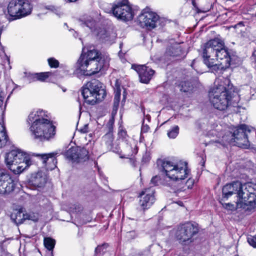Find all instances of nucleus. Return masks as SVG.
I'll return each instance as SVG.
<instances>
[{
  "mask_svg": "<svg viewBox=\"0 0 256 256\" xmlns=\"http://www.w3.org/2000/svg\"><path fill=\"white\" fill-rule=\"evenodd\" d=\"M202 57L204 64L215 71L228 68L237 58L230 54L224 42L218 38L210 40L204 44Z\"/></svg>",
  "mask_w": 256,
  "mask_h": 256,
  "instance_id": "1",
  "label": "nucleus"
},
{
  "mask_svg": "<svg viewBox=\"0 0 256 256\" xmlns=\"http://www.w3.org/2000/svg\"><path fill=\"white\" fill-rule=\"evenodd\" d=\"M26 122L30 124V130L34 139L42 142L54 139L56 127L46 112L41 110H33L29 114Z\"/></svg>",
  "mask_w": 256,
  "mask_h": 256,
  "instance_id": "2",
  "label": "nucleus"
},
{
  "mask_svg": "<svg viewBox=\"0 0 256 256\" xmlns=\"http://www.w3.org/2000/svg\"><path fill=\"white\" fill-rule=\"evenodd\" d=\"M234 194H237L238 208L251 210L256 207V184L246 183L242 184L237 181L224 186V198H228Z\"/></svg>",
  "mask_w": 256,
  "mask_h": 256,
  "instance_id": "3",
  "label": "nucleus"
},
{
  "mask_svg": "<svg viewBox=\"0 0 256 256\" xmlns=\"http://www.w3.org/2000/svg\"><path fill=\"white\" fill-rule=\"evenodd\" d=\"M237 94L230 80L222 78L215 81L208 96L213 106L218 110H224L227 108L231 98L236 97Z\"/></svg>",
  "mask_w": 256,
  "mask_h": 256,
  "instance_id": "4",
  "label": "nucleus"
},
{
  "mask_svg": "<svg viewBox=\"0 0 256 256\" xmlns=\"http://www.w3.org/2000/svg\"><path fill=\"white\" fill-rule=\"evenodd\" d=\"M157 164L166 176L162 184L173 188L175 182L188 178L190 173L186 162H176L168 159H160L158 160Z\"/></svg>",
  "mask_w": 256,
  "mask_h": 256,
  "instance_id": "5",
  "label": "nucleus"
},
{
  "mask_svg": "<svg viewBox=\"0 0 256 256\" xmlns=\"http://www.w3.org/2000/svg\"><path fill=\"white\" fill-rule=\"evenodd\" d=\"M5 162L8 168L15 174H19L30 164V158L28 154L20 149H14L6 156Z\"/></svg>",
  "mask_w": 256,
  "mask_h": 256,
  "instance_id": "6",
  "label": "nucleus"
},
{
  "mask_svg": "<svg viewBox=\"0 0 256 256\" xmlns=\"http://www.w3.org/2000/svg\"><path fill=\"white\" fill-rule=\"evenodd\" d=\"M82 94L86 103L94 105L104 99L106 92L100 82L94 80L82 87Z\"/></svg>",
  "mask_w": 256,
  "mask_h": 256,
  "instance_id": "7",
  "label": "nucleus"
},
{
  "mask_svg": "<svg viewBox=\"0 0 256 256\" xmlns=\"http://www.w3.org/2000/svg\"><path fill=\"white\" fill-rule=\"evenodd\" d=\"M32 6L28 0H11L7 7L8 19L14 20L30 14Z\"/></svg>",
  "mask_w": 256,
  "mask_h": 256,
  "instance_id": "8",
  "label": "nucleus"
},
{
  "mask_svg": "<svg viewBox=\"0 0 256 256\" xmlns=\"http://www.w3.org/2000/svg\"><path fill=\"white\" fill-rule=\"evenodd\" d=\"M197 224L187 222L178 226L175 232L176 240L183 245H187L194 240V236L198 232Z\"/></svg>",
  "mask_w": 256,
  "mask_h": 256,
  "instance_id": "9",
  "label": "nucleus"
},
{
  "mask_svg": "<svg viewBox=\"0 0 256 256\" xmlns=\"http://www.w3.org/2000/svg\"><path fill=\"white\" fill-rule=\"evenodd\" d=\"M110 60L108 56H104L100 57L99 60H78V64L84 75L92 76L98 72L102 68H108Z\"/></svg>",
  "mask_w": 256,
  "mask_h": 256,
  "instance_id": "10",
  "label": "nucleus"
},
{
  "mask_svg": "<svg viewBox=\"0 0 256 256\" xmlns=\"http://www.w3.org/2000/svg\"><path fill=\"white\" fill-rule=\"evenodd\" d=\"M252 128L242 124L234 128L232 134V138L229 142L240 148H247L250 146V142L248 138V134L250 133Z\"/></svg>",
  "mask_w": 256,
  "mask_h": 256,
  "instance_id": "11",
  "label": "nucleus"
},
{
  "mask_svg": "<svg viewBox=\"0 0 256 256\" xmlns=\"http://www.w3.org/2000/svg\"><path fill=\"white\" fill-rule=\"evenodd\" d=\"M106 12H112L115 17L124 21L132 20L134 16V11L129 4L128 0H122V2L114 3L111 9Z\"/></svg>",
  "mask_w": 256,
  "mask_h": 256,
  "instance_id": "12",
  "label": "nucleus"
},
{
  "mask_svg": "<svg viewBox=\"0 0 256 256\" xmlns=\"http://www.w3.org/2000/svg\"><path fill=\"white\" fill-rule=\"evenodd\" d=\"M138 21L141 26L151 30L157 26L160 18L156 12L144 10L138 16Z\"/></svg>",
  "mask_w": 256,
  "mask_h": 256,
  "instance_id": "13",
  "label": "nucleus"
},
{
  "mask_svg": "<svg viewBox=\"0 0 256 256\" xmlns=\"http://www.w3.org/2000/svg\"><path fill=\"white\" fill-rule=\"evenodd\" d=\"M16 186V184L10 174L0 170V194H10L14 190Z\"/></svg>",
  "mask_w": 256,
  "mask_h": 256,
  "instance_id": "14",
  "label": "nucleus"
},
{
  "mask_svg": "<svg viewBox=\"0 0 256 256\" xmlns=\"http://www.w3.org/2000/svg\"><path fill=\"white\" fill-rule=\"evenodd\" d=\"M67 159L72 162H80L88 160V152L84 148L73 147L65 153Z\"/></svg>",
  "mask_w": 256,
  "mask_h": 256,
  "instance_id": "15",
  "label": "nucleus"
},
{
  "mask_svg": "<svg viewBox=\"0 0 256 256\" xmlns=\"http://www.w3.org/2000/svg\"><path fill=\"white\" fill-rule=\"evenodd\" d=\"M154 190L149 188L144 189L140 194L139 205L143 210L148 209L154 202Z\"/></svg>",
  "mask_w": 256,
  "mask_h": 256,
  "instance_id": "16",
  "label": "nucleus"
},
{
  "mask_svg": "<svg viewBox=\"0 0 256 256\" xmlns=\"http://www.w3.org/2000/svg\"><path fill=\"white\" fill-rule=\"evenodd\" d=\"M132 68L138 73L140 82L144 84L149 82L154 73L153 70L145 65H132Z\"/></svg>",
  "mask_w": 256,
  "mask_h": 256,
  "instance_id": "17",
  "label": "nucleus"
},
{
  "mask_svg": "<svg viewBox=\"0 0 256 256\" xmlns=\"http://www.w3.org/2000/svg\"><path fill=\"white\" fill-rule=\"evenodd\" d=\"M10 218L14 222L18 224H22L26 220L33 221L38 220V218H35L32 214H24L23 209L22 208L14 210L10 215Z\"/></svg>",
  "mask_w": 256,
  "mask_h": 256,
  "instance_id": "18",
  "label": "nucleus"
},
{
  "mask_svg": "<svg viewBox=\"0 0 256 256\" xmlns=\"http://www.w3.org/2000/svg\"><path fill=\"white\" fill-rule=\"evenodd\" d=\"M57 154L52 152L48 154H38L42 160V162L46 164V168L52 170L56 167L57 160L55 157Z\"/></svg>",
  "mask_w": 256,
  "mask_h": 256,
  "instance_id": "19",
  "label": "nucleus"
},
{
  "mask_svg": "<svg viewBox=\"0 0 256 256\" xmlns=\"http://www.w3.org/2000/svg\"><path fill=\"white\" fill-rule=\"evenodd\" d=\"M104 56H106L100 54L97 50L94 48L88 50L86 54L82 53L78 60H99L100 57Z\"/></svg>",
  "mask_w": 256,
  "mask_h": 256,
  "instance_id": "20",
  "label": "nucleus"
},
{
  "mask_svg": "<svg viewBox=\"0 0 256 256\" xmlns=\"http://www.w3.org/2000/svg\"><path fill=\"white\" fill-rule=\"evenodd\" d=\"M46 176L42 172H38L32 176L31 182L32 184L36 186L42 187L46 182Z\"/></svg>",
  "mask_w": 256,
  "mask_h": 256,
  "instance_id": "21",
  "label": "nucleus"
},
{
  "mask_svg": "<svg viewBox=\"0 0 256 256\" xmlns=\"http://www.w3.org/2000/svg\"><path fill=\"white\" fill-rule=\"evenodd\" d=\"M80 24L84 28H87L92 32L95 30L96 22L90 16L82 18L80 20Z\"/></svg>",
  "mask_w": 256,
  "mask_h": 256,
  "instance_id": "22",
  "label": "nucleus"
},
{
  "mask_svg": "<svg viewBox=\"0 0 256 256\" xmlns=\"http://www.w3.org/2000/svg\"><path fill=\"white\" fill-rule=\"evenodd\" d=\"M114 137L110 132L106 134L102 138V144L106 146L107 150H110L112 147Z\"/></svg>",
  "mask_w": 256,
  "mask_h": 256,
  "instance_id": "23",
  "label": "nucleus"
},
{
  "mask_svg": "<svg viewBox=\"0 0 256 256\" xmlns=\"http://www.w3.org/2000/svg\"><path fill=\"white\" fill-rule=\"evenodd\" d=\"M49 72L35 73L32 74L34 81L39 80L44 82L49 76Z\"/></svg>",
  "mask_w": 256,
  "mask_h": 256,
  "instance_id": "24",
  "label": "nucleus"
},
{
  "mask_svg": "<svg viewBox=\"0 0 256 256\" xmlns=\"http://www.w3.org/2000/svg\"><path fill=\"white\" fill-rule=\"evenodd\" d=\"M44 246L48 250H52L54 247L56 241L50 238H44Z\"/></svg>",
  "mask_w": 256,
  "mask_h": 256,
  "instance_id": "25",
  "label": "nucleus"
},
{
  "mask_svg": "<svg viewBox=\"0 0 256 256\" xmlns=\"http://www.w3.org/2000/svg\"><path fill=\"white\" fill-rule=\"evenodd\" d=\"M120 98V88H116L114 91V109L116 110L118 108Z\"/></svg>",
  "mask_w": 256,
  "mask_h": 256,
  "instance_id": "26",
  "label": "nucleus"
},
{
  "mask_svg": "<svg viewBox=\"0 0 256 256\" xmlns=\"http://www.w3.org/2000/svg\"><path fill=\"white\" fill-rule=\"evenodd\" d=\"M194 86L191 82H184L182 84L180 90L184 92H191L194 90Z\"/></svg>",
  "mask_w": 256,
  "mask_h": 256,
  "instance_id": "27",
  "label": "nucleus"
},
{
  "mask_svg": "<svg viewBox=\"0 0 256 256\" xmlns=\"http://www.w3.org/2000/svg\"><path fill=\"white\" fill-rule=\"evenodd\" d=\"M179 133V127L174 126L168 131V136L170 138H175Z\"/></svg>",
  "mask_w": 256,
  "mask_h": 256,
  "instance_id": "28",
  "label": "nucleus"
},
{
  "mask_svg": "<svg viewBox=\"0 0 256 256\" xmlns=\"http://www.w3.org/2000/svg\"><path fill=\"white\" fill-rule=\"evenodd\" d=\"M8 139V136L6 132L0 133V148L4 146Z\"/></svg>",
  "mask_w": 256,
  "mask_h": 256,
  "instance_id": "29",
  "label": "nucleus"
},
{
  "mask_svg": "<svg viewBox=\"0 0 256 256\" xmlns=\"http://www.w3.org/2000/svg\"><path fill=\"white\" fill-rule=\"evenodd\" d=\"M98 35L100 37V38L104 40L105 42L110 40V38L108 36V33L104 30H101Z\"/></svg>",
  "mask_w": 256,
  "mask_h": 256,
  "instance_id": "30",
  "label": "nucleus"
},
{
  "mask_svg": "<svg viewBox=\"0 0 256 256\" xmlns=\"http://www.w3.org/2000/svg\"><path fill=\"white\" fill-rule=\"evenodd\" d=\"M49 66L52 68H56L59 66V62L56 59L51 58L48 59Z\"/></svg>",
  "mask_w": 256,
  "mask_h": 256,
  "instance_id": "31",
  "label": "nucleus"
},
{
  "mask_svg": "<svg viewBox=\"0 0 256 256\" xmlns=\"http://www.w3.org/2000/svg\"><path fill=\"white\" fill-rule=\"evenodd\" d=\"M160 180V177L157 176L152 177L150 182V184H151V186L150 188H153L154 186L157 185Z\"/></svg>",
  "mask_w": 256,
  "mask_h": 256,
  "instance_id": "32",
  "label": "nucleus"
},
{
  "mask_svg": "<svg viewBox=\"0 0 256 256\" xmlns=\"http://www.w3.org/2000/svg\"><path fill=\"white\" fill-rule=\"evenodd\" d=\"M248 242L254 248H256V236H254L248 237Z\"/></svg>",
  "mask_w": 256,
  "mask_h": 256,
  "instance_id": "33",
  "label": "nucleus"
},
{
  "mask_svg": "<svg viewBox=\"0 0 256 256\" xmlns=\"http://www.w3.org/2000/svg\"><path fill=\"white\" fill-rule=\"evenodd\" d=\"M126 132L121 127L119 128L118 136L120 138H124L126 136Z\"/></svg>",
  "mask_w": 256,
  "mask_h": 256,
  "instance_id": "34",
  "label": "nucleus"
},
{
  "mask_svg": "<svg viewBox=\"0 0 256 256\" xmlns=\"http://www.w3.org/2000/svg\"><path fill=\"white\" fill-rule=\"evenodd\" d=\"M106 244H104L102 246H98L96 248L95 252L97 254H98V253L100 254L101 252L104 253L105 252V251H104V249H105L106 248Z\"/></svg>",
  "mask_w": 256,
  "mask_h": 256,
  "instance_id": "35",
  "label": "nucleus"
},
{
  "mask_svg": "<svg viewBox=\"0 0 256 256\" xmlns=\"http://www.w3.org/2000/svg\"><path fill=\"white\" fill-rule=\"evenodd\" d=\"M194 184V180L192 178H188L186 182V186L188 188H192Z\"/></svg>",
  "mask_w": 256,
  "mask_h": 256,
  "instance_id": "36",
  "label": "nucleus"
},
{
  "mask_svg": "<svg viewBox=\"0 0 256 256\" xmlns=\"http://www.w3.org/2000/svg\"><path fill=\"white\" fill-rule=\"evenodd\" d=\"M79 130L81 133L84 134L88 132V124H84Z\"/></svg>",
  "mask_w": 256,
  "mask_h": 256,
  "instance_id": "37",
  "label": "nucleus"
},
{
  "mask_svg": "<svg viewBox=\"0 0 256 256\" xmlns=\"http://www.w3.org/2000/svg\"><path fill=\"white\" fill-rule=\"evenodd\" d=\"M223 206L225 208L229 210H233L234 208V204L230 203L224 204Z\"/></svg>",
  "mask_w": 256,
  "mask_h": 256,
  "instance_id": "38",
  "label": "nucleus"
},
{
  "mask_svg": "<svg viewBox=\"0 0 256 256\" xmlns=\"http://www.w3.org/2000/svg\"><path fill=\"white\" fill-rule=\"evenodd\" d=\"M192 4L193 6L196 8V10H197L198 12H206L210 10V8H208L206 10H200L197 8L196 6V3L194 2H192Z\"/></svg>",
  "mask_w": 256,
  "mask_h": 256,
  "instance_id": "39",
  "label": "nucleus"
},
{
  "mask_svg": "<svg viewBox=\"0 0 256 256\" xmlns=\"http://www.w3.org/2000/svg\"><path fill=\"white\" fill-rule=\"evenodd\" d=\"M4 102V96L2 88H0V108L2 106Z\"/></svg>",
  "mask_w": 256,
  "mask_h": 256,
  "instance_id": "40",
  "label": "nucleus"
},
{
  "mask_svg": "<svg viewBox=\"0 0 256 256\" xmlns=\"http://www.w3.org/2000/svg\"><path fill=\"white\" fill-rule=\"evenodd\" d=\"M6 56L4 48L0 46V58H4Z\"/></svg>",
  "mask_w": 256,
  "mask_h": 256,
  "instance_id": "41",
  "label": "nucleus"
},
{
  "mask_svg": "<svg viewBox=\"0 0 256 256\" xmlns=\"http://www.w3.org/2000/svg\"><path fill=\"white\" fill-rule=\"evenodd\" d=\"M1 132H6V130L3 123L0 122V133Z\"/></svg>",
  "mask_w": 256,
  "mask_h": 256,
  "instance_id": "42",
  "label": "nucleus"
},
{
  "mask_svg": "<svg viewBox=\"0 0 256 256\" xmlns=\"http://www.w3.org/2000/svg\"><path fill=\"white\" fill-rule=\"evenodd\" d=\"M66 2H74L77 0H64Z\"/></svg>",
  "mask_w": 256,
  "mask_h": 256,
  "instance_id": "43",
  "label": "nucleus"
},
{
  "mask_svg": "<svg viewBox=\"0 0 256 256\" xmlns=\"http://www.w3.org/2000/svg\"><path fill=\"white\" fill-rule=\"evenodd\" d=\"M243 24L242 22H239L236 26H242Z\"/></svg>",
  "mask_w": 256,
  "mask_h": 256,
  "instance_id": "44",
  "label": "nucleus"
},
{
  "mask_svg": "<svg viewBox=\"0 0 256 256\" xmlns=\"http://www.w3.org/2000/svg\"><path fill=\"white\" fill-rule=\"evenodd\" d=\"M134 152H130L128 154V156H132Z\"/></svg>",
  "mask_w": 256,
  "mask_h": 256,
  "instance_id": "45",
  "label": "nucleus"
},
{
  "mask_svg": "<svg viewBox=\"0 0 256 256\" xmlns=\"http://www.w3.org/2000/svg\"><path fill=\"white\" fill-rule=\"evenodd\" d=\"M193 64H194V62H192V66H193Z\"/></svg>",
  "mask_w": 256,
  "mask_h": 256,
  "instance_id": "46",
  "label": "nucleus"
},
{
  "mask_svg": "<svg viewBox=\"0 0 256 256\" xmlns=\"http://www.w3.org/2000/svg\"><path fill=\"white\" fill-rule=\"evenodd\" d=\"M116 88H119V87H117V84H116Z\"/></svg>",
  "mask_w": 256,
  "mask_h": 256,
  "instance_id": "47",
  "label": "nucleus"
}]
</instances>
